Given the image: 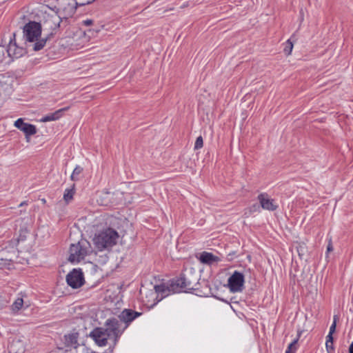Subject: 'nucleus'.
I'll return each mask as SVG.
<instances>
[{"instance_id":"a211bd4d","label":"nucleus","mask_w":353,"mask_h":353,"mask_svg":"<svg viewBox=\"0 0 353 353\" xmlns=\"http://www.w3.org/2000/svg\"><path fill=\"white\" fill-rule=\"evenodd\" d=\"M199 260L201 263L208 265H212L217 264L221 261L219 256L213 254L212 253L208 252H203L199 256Z\"/></svg>"},{"instance_id":"f3484780","label":"nucleus","mask_w":353,"mask_h":353,"mask_svg":"<svg viewBox=\"0 0 353 353\" xmlns=\"http://www.w3.org/2000/svg\"><path fill=\"white\" fill-rule=\"evenodd\" d=\"M140 315L141 313L134 312L132 310L125 309L123 310L119 314V317L121 321L125 323V325L123 327L121 326V329H123L124 330L130 322H132L134 319Z\"/></svg>"},{"instance_id":"473e14b6","label":"nucleus","mask_w":353,"mask_h":353,"mask_svg":"<svg viewBox=\"0 0 353 353\" xmlns=\"http://www.w3.org/2000/svg\"><path fill=\"white\" fill-rule=\"evenodd\" d=\"M83 24L85 26H91L93 24V21L92 19H87L83 21Z\"/></svg>"},{"instance_id":"72a5a7b5","label":"nucleus","mask_w":353,"mask_h":353,"mask_svg":"<svg viewBox=\"0 0 353 353\" xmlns=\"http://www.w3.org/2000/svg\"><path fill=\"white\" fill-rule=\"evenodd\" d=\"M349 353H353V343H352L349 347Z\"/></svg>"},{"instance_id":"2eb2a0df","label":"nucleus","mask_w":353,"mask_h":353,"mask_svg":"<svg viewBox=\"0 0 353 353\" xmlns=\"http://www.w3.org/2000/svg\"><path fill=\"white\" fill-rule=\"evenodd\" d=\"M259 203L263 209L273 211L277 209L278 203L267 194H261L258 196Z\"/></svg>"},{"instance_id":"4468645a","label":"nucleus","mask_w":353,"mask_h":353,"mask_svg":"<svg viewBox=\"0 0 353 353\" xmlns=\"http://www.w3.org/2000/svg\"><path fill=\"white\" fill-rule=\"evenodd\" d=\"M8 55L12 58H19L26 53V50L18 46L16 40L15 35H13V38H11L7 48Z\"/></svg>"},{"instance_id":"cd10ccee","label":"nucleus","mask_w":353,"mask_h":353,"mask_svg":"<svg viewBox=\"0 0 353 353\" xmlns=\"http://www.w3.org/2000/svg\"><path fill=\"white\" fill-rule=\"evenodd\" d=\"M337 320H338V316H334V321L330 327V331L328 333L329 335H333V334L335 332Z\"/></svg>"},{"instance_id":"f8f14e48","label":"nucleus","mask_w":353,"mask_h":353,"mask_svg":"<svg viewBox=\"0 0 353 353\" xmlns=\"http://www.w3.org/2000/svg\"><path fill=\"white\" fill-rule=\"evenodd\" d=\"M17 252L16 249L3 250L0 251V268L7 267L10 268L12 261L17 258Z\"/></svg>"},{"instance_id":"dca6fc26","label":"nucleus","mask_w":353,"mask_h":353,"mask_svg":"<svg viewBox=\"0 0 353 353\" xmlns=\"http://www.w3.org/2000/svg\"><path fill=\"white\" fill-rule=\"evenodd\" d=\"M79 333L72 330L63 336L62 339L65 347L77 348L79 346Z\"/></svg>"},{"instance_id":"20e7f679","label":"nucleus","mask_w":353,"mask_h":353,"mask_svg":"<svg viewBox=\"0 0 353 353\" xmlns=\"http://www.w3.org/2000/svg\"><path fill=\"white\" fill-rule=\"evenodd\" d=\"M119 239V235L115 230L105 228L95 233L92 243L98 251L110 250L117 243Z\"/></svg>"},{"instance_id":"7c9ffc66","label":"nucleus","mask_w":353,"mask_h":353,"mask_svg":"<svg viewBox=\"0 0 353 353\" xmlns=\"http://www.w3.org/2000/svg\"><path fill=\"white\" fill-rule=\"evenodd\" d=\"M296 343V340H294L293 342H292L288 347V350L285 351V353H294V350H292V347L295 345Z\"/></svg>"},{"instance_id":"393cba45","label":"nucleus","mask_w":353,"mask_h":353,"mask_svg":"<svg viewBox=\"0 0 353 353\" xmlns=\"http://www.w3.org/2000/svg\"><path fill=\"white\" fill-rule=\"evenodd\" d=\"M83 168L80 165H77L75 168L74 169L71 176L70 179L72 181H77L79 180V176L83 172Z\"/></svg>"},{"instance_id":"c756f323","label":"nucleus","mask_w":353,"mask_h":353,"mask_svg":"<svg viewBox=\"0 0 353 353\" xmlns=\"http://www.w3.org/2000/svg\"><path fill=\"white\" fill-rule=\"evenodd\" d=\"M305 250L306 249L304 245H299V247L297 248V252L301 257H302L305 254Z\"/></svg>"},{"instance_id":"39448f33","label":"nucleus","mask_w":353,"mask_h":353,"mask_svg":"<svg viewBox=\"0 0 353 353\" xmlns=\"http://www.w3.org/2000/svg\"><path fill=\"white\" fill-rule=\"evenodd\" d=\"M190 284L187 283L184 277H180L172 281L169 285L162 284L154 286L155 293L161 295V299L165 297L170 294L179 293L185 291L189 288Z\"/></svg>"},{"instance_id":"6ab92c4d","label":"nucleus","mask_w":353,"mask_h":353,"mask_svg":"<svg viewBox=\"0 0 353 353\" xmlns=\"http://www.w3.org/2000/svg\"><path fill=\"white\" fill-rule=\"evenodd\" d=\"M113 196V192L103 190L98 193L97 201L99 205L106 206L114 202Z\"/></svg>"},{"instance_id":"ddd939ff","label":"nucleus","mask_w":353,"mask_h":353,"mask_svg":"<svg viewBox=\"0 0 353 353\" xmlns=\"http://www.w3.org/2000/svg\"><path fill=\"white\" fill-rule=\"evenodd\" d=\"M17 252L16 249L3 250L0 251V268L7 267L10 268L12 261L17 258Z\"/></svg>"},{"instance_id":"423d86ee","label":"nucleus","mask_w":353,"mask_h":353,"mask_svg":"<svg viewBox=\"0 0 353 353\" xmlns=\"http://www.w3.org/2000/svg\"><path fill=\"white\" fill-rule=\"evenodd\" d=\"M92 252L93 250L90 243L83 239L71 245L68 260L72 263H79Z\"/></svg>"},{"instance_id":"bb28decb","label":"nucleus","mask_w":353,"mask_h":353,"mask_svg":"<svg viewBox=\"0 0 353 353\" xmlns=\"http://www.w3.org/2000/svg\"><path fill=\"white\" fill-rule=\"evenodd\" d=\"M203 139L201 136H199L196 138L195 143H194V150H199L203 148Z\"/></svg>"},{"instance_id":"f257e3e1","label":"nucleus","mask_w":353,"mask_h":353,"mask_svg":"<svg viewBox=\"0 0 353 353\" xmlns=\"http://www.w3.org/2000/svg\"><path fill=\"white\" fill-rule=\"evenodd\" d=\"M41 23L34 17V20L26 23L23 28V35L27 48L39 51L44 48L48 37L42 35Z\"/></svg>"},{"instance_id":"1a4fd4ad","label":"nucleus","mask_w":353,"mask_h":353,"mask_svg":"<svg viewBox=\"0 0 353 353\" xmlns=\"http://www.w3.org/2000/svg\"><path fill=\"white\" fill-rule=\"evenodd\" d=\"M14 126L23 132L28 143L30 141V137L37 132V128L35 125L24 122V120L21 118L14 121Z\"/></svg>"},{"instance_id":"f03ea898","label":"nucleus","mask_w":353,"mask_h":353,"mask_svg":"<svg viewBox=\"0 0 353 353\" xmlns=\"http://www.w3.org/2000/svg\"><path fill=\"white\" fill-rule=\"evenodd\" d=\"M105 327H97L90 334V337L99 346H105L109 339L116 341L123 332L121 324L114 318L108 319L105 323Z\"/></svg>"},{"instance_id":"f704fd0d","label":"nucleus","mask_w":353,"mask_h":353,"mask_svg":"<svg viewBox=\"0 0 353 353\" xmlns=\"http://www.w3.org/2000/svg\"><path fill=\"white\" fill-rule=\"evenodd\" d=\"M332 250V247L330 244L328 245L327 246V251L330 252Z\"/></svg>"},{"instance_id":"0eeeda50","label":"nucleus","mask_w":353,"mask_h":353,"mask_svg":"<svg viewBox=\"0 0 353 353\" xmlns=\"http://www.w3.org/2000/svg\"><path fill=\"white\" fill-rule=\"evenodd\" d=\"M52 9L58 14L60 19L71 17L76 10V3L68 2L64 0H57L55 2L50 3Z\"/></svg>"},{"instance_id":"4be33fe9","label":"nucleus","mask_w":353,"mask_h":353,"mask_svg":"<svg viewBox=\"0 0 353 353\" xmlns=\"http://www.w3.org/2000/svg\"><path fill=\"white\" fill-rule=\"evenodd\" d=\"M25 343L21 340L14 341L10 347V352L12 353H23L25 352Z\"/></svg>"},{"instance_id":"c85d7f7f","label":"nucleus","mask_w":353,"mask_h":353,"mask_svg":"<svg viewBox=\"0 0 353 353\" xmlns=\"http://www.w3.org/2000/svg\"><path fill=\"white\" fill-rule=\"evenodd\" d=\"M95 0H78V1L75 2L76 6H83L87 4H90L94 1Z\"/></svg>"},{"instance_id":"a878e982","label":"nucleus","mask_w":353,"mask_h":353,"mask_svg":"<svg viewBox=\"0 0 353 353\" xmlns=\"http://www.w3.org/2000/svg\"><path fill=\"white\" fill-rule=\"evenodd\" d=\"M294 45L292 42L288 39L285 43V46L284 48V52L288 56L290 55L293 49Z\"/></svg>"},{"instance_id":"6e6552de","label":"nucleus","mask_w":353,"mask_h":353,"mask_svg":"<svg viewBox=\"0 0 353 353\" xmlns=\"http://www.w3.org/2000/svg\"><path fill=\"white\" fill-rule=\"evenodd\" d=\"M85 37V32L77 31L72 38H65L62 41V45L72 50L81 48L83 46V41Z\"/></svg>"},{"instance_id":"9d476101","label":"nucleus","mask_w":353,"mask_h":353,"mask_svg":"<svg viewBox=\"0 0 353 353\" xmlns=\"http://www.w3.org/2000/svg\"><path fill=\"white\" fill-rule=\"evenodd\" d=\"M244 276L242 273L235 271L228 279V286L233 292H241L243 289Z\"/></svg>"},{"instance_id":"412c9836","label":"nucleus","mask_w":353,"mask_h":353,"mask_svg":"<svg viewBox=\"0 0 353 353\" xmlns=\"http://www.w3.org/2000/svg\"><path fill=\"white\" fill-rule=\"evenodd\" d=\"M24 305H26V307H28L30 305L23 300V296L21 295L12 304L11 310L14 313L18 312Z\"/></svg>"},{"instance_id":"aec40b11","label":"nucleus","mask_w":353,"mask_h":353,"mask_svg":"<svg viewBox=\"0 0 353 353\" xmlns=\"http://www.w3.org/2000/svg\"><path fill=\"white\" fill-rule=\"evenodd\" d=\"M70 107H65L57 110L53 113L48 114L40 119L41 122L46 123L48 121H53L59 119L62 117L63 112L68 110Z\"/></svg>"},{"instance_id":"5701e85b","label":"nucleus","mask_w":353,"mask_h":353,"mask_svg":"<svg viewBox=\"0 0 353 353\" xmlns=\"http://www.w3.org/2000/svg\"><path fill=\"white\" fill-rule=\"evenodd\" d=\"M74 194V185L71 188L66 189L63 194V200L65 203H69L73 199Z\"/></svg>"},{"instance_id":"7ed1b4c3","label":"nucleus","mask_w":353,"mask_h":353,"mask_svg":"<svg viewBox=\"0 0 353 353\" xmlns=\"http://www.w3.org/2000/svg\"><path fill=\"white\" fill-rule=\"evenodd\" d=\"M34 18L41 23L43 31L48 37L58 30L61 21L50 5H43L37 9Z\"/></svg>"},{"instance_id":"b1692460","label":"nucleus","mask_w":353,"mask_h":353,"mask_svg":"<svg viewBox=\"0 0 353 353\" xmlns=\"http://www.w3.org/2000/svg\"><path fill=\"white\" fill-rule=\"evenodd\" d=\"M333 336L332 335H329L326 336V342H325V347L327 353H332L334 351V345H333Z\"/></svg>"},{"instance_id":"c9c22d12","label":"nucleus","mask_w":353,"mask_h":353,"mask_svg":"<svg viewBox=\"0 0 353 353\" xmlns=\"http://www.w3.org/2000/svg\"><path fill=\"white\" fill-rule=\"evenodd\" d=\"M95 32L97 33L99 32V30H96Z\"/></svg>"},{"instance_id":"2f4dec72","label":"nucleus","mask_w":353,"mask_h":353,"mask_svg":"<svg viewBox=\"0 0 353 353\" xmlns=\"http://www.w3.org/2000/svg\"><path fill=\"white\" fill-rule=\"evenodd\" d=\"M4 56H5V49L3 47L0 46V62H1L3 60Z\"/></svg>"},{"instance_id":"9b49d317","label":"nucleus","mask_w":353,"mask_h":353,"mask_svg":"<svg viewBox=\"0 0 353 353\" xmlns=\"http://www.w3.org/2000/svg\"><path fill=\"white\" fill-rule=\"evenodd\" d=\"M68 284L72 288H78L84 283V276L80 269H74L66 276Z\"/></svg>"}]
</instances>
